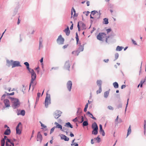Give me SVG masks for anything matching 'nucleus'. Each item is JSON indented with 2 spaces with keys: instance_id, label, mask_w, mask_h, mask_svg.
Masks as SVG:
<instances>
[{
  "instance_id": "0eeeda50",
  "label": "nucleus",
  "mask_w": 146,
  "mask_h": 146,
  "mask_svg": "<svg viewBox=\"0 0 146 146\" xmlns=\"http://www.w3.org/2000/svg\"><path fill=\"white\" fill-rule=\"evenodd\" d=\"M42 140V137L40 133V131H38V132L37 136H36V140L38 141H39L40 143H41Z\"/></svg>"
},
{
  "instance_id": "5701e85b",
  "label": "nucleus",
  "mask_w": 146,
  "mask_h": 146,
  "mask_svg": "<svg viewBox=\"0 0 146 146\" xmlns=\"http://www.w3.org/2000/svg\"><path fill=\"white\" fill-rule=\"evenodd\" d=\"M99 13H97V14L95 15L94 17V18L96 19H99L100 17V16L101 15V13H100V10L99 11Z\"/></svg>"
},
{
  "instance_id": "f704fd0d",
  "label": "nucleus",
  "mask_w": 146,
  "mask_h": 146,
  "mask_svg": "<svg viewBox=\"0 0 146 146\" xmlns=\"http://www.w3.org/2000/svg\"><path fill=\"white\" fill-rule=\"evenodd\" d=\"M76 40L77 43V44L79 41V39L78 34L77 32L76 33Z\"/></svg>"
},
{
  "instance_id": "4be33fe9",
  "label": "nucleus",
  "mask_w": 146,
  "mask_h": 146,
  "mask_svg": "<svg viewBox=\"0 0 146 146\" xmlns=\"http://www.w3.org/2000/svg\"><path fill=\"white\" fill-rule=\"evenodd\" d=\"M82 27V30H84L86 29V25L82 22L80 21L79 22Z\"/></svg>"
},
{
  "instance_id": "052dcab7",
  "label": "nucleus",
  "mask_w": 146,
  "mask_h": 146,
  "mask_svg": "<svg viewBox=\"0 0 146 146\" xmlns=\"http://www.w3.org/2000/svg\"><path fill=\"white\" fill-rule=\"evenodd\" d=\"M20 110H19V109H17L16 111H15L17 113V115H18V114L19 113H20Z\"/></svg>"
},
{
  "instance_id": "e2e57ef3",
  "label": "nucleus",
  "mask_w": 146,
  "mask_h": 146,
  "mask_svg": "<svg viewBox=\"0 0 146 146\" xmlns=\"http://www.w3.org/2000/svg\"><path fill=\"white\" fill-rule=\"evenodd\" d=\"M43 42V39H42V38L41 37L39 38V42Z\"/></svg>"
},
{
  "instance_id": "6e6552de",
  "label": "nucleus",
  "mask_w": 146,
  "mask_h": 146,
  "mask_svg": "<svg viewBox=\"0 0 146 146\" xmlns=\"http://www.w3.org/2000/svg\"><path fill=\"white\" fill-rule=\"evenodd\" d=\"M21 66L20 64V62L18 61H14L13 60V65L12 68H13L16 67Z\"/></svg>"
},
{
  "instance_id": "f257e3e1",
  "label": "nucleus",
  "mask_w": 146,
  "mask_h": 146,
  "mask_svg": "<svg viewBox=\"0 0 146 146\" xmlns=\"http://www.w3.org/2000/svg\"><path fill=\"white\" fill-rule=\"evenodd\" d=\"M9 98L12 102V107L14 109L17 108L20 105L19 100L17 98L10 97Z\"/></svg>"
},
{
  "instance_id": "1a4fd4ad",
  "label": "nucleus",
  "mask_w": 146,
  "mask_h": 146,
  "mask_svg": "<svg viewBox=\"0 0 146 146\" xmlns=\"http://www.w3.org/2000/svg\"><path fill=\"white\" fill-rule=\"evenodd\" d=\"M67 88L69 91H70L72 86V83L71 81H68L66 84Z\"/></svg>"
},
{
  "instance_id": "338daca9",
  "label": "nucleus",
  "mask_w": 146,
  "mask_h": 146,
  "mask_svg": "<svg viewBox=\"0 0 146 146\" xmlns=\"http://www.w3.org/2000/svg\"><path fill=\"white\" fill-rule=\"evenodd\" d=\"M58 67H52L51 68L52 70L54 69L55 70H57L58 69Z\"/></svg>"
},
{
  "instance_id": "2eb2a0df",
  "label": "nucleus",
  "mask_w": 146,
  "mask_h": 146,
  "mask_svg": "<svg viewBox=\"0 0 146 146\" xmlns=\"http://www.w3.org/2000/svg\"><path fill=\"white\" fill-rule=\"evenodd\" d=\"M61 139H64L66 141H68L69 139V138L63 134H61Z\"/></svg>"
},
{
  "instance_id": "bb28decb",
  "label": "nucleus",
  "mask_w": 146,
  "mask_h": 146,
  "mask_svg": "<svg viewBox=\"0 0 146 146\" xmlns=\"http://www.w3.org/2000/svg\"><path fill=\"white\" fill-rule=\"evenodd\" d=\"M113 85L115 88H117L119 87V85L117 82H115L113 83Z\"/></svg>"
},
{
  "instance_id": "3c124183",
  "label": "nucleus",
  "mask_w": 146,
  "mask_h": 146,
  "mask_svg": "<svg viewBox=\"0 0 146 146\" xmlns=\"http://www.w3.org/2000/svg\"><path fill=\"white\" fill-rule=\"evenodd\" d=\"M1 145H5V141H4V140H3L1 139Z\"/></svg>"
},
{
  "instance_id": "58836bf2",
  "label": "nucleus",
  "mask_w": 146,
  "mask_h": 146,
  "mask_svg": "<svg viewBox=\"0 0 146 146\" xmlns=\"http://www.w3.org/2000/svg\"><path fill=\"white\" fill-rule=\"evenodd\" d=\"M24 64L26 66V68H28L29 67V64L27 62H25L24 63Z\"/></svg>"
},
{
  "instance_id": "774afa93",
  "label": "nucleus",
  "mask_w": 146,
  "mask_h": 146,
  "mask_svg": "<svg viewBox=\"0 0 146 146\" xmlns=\"http://www.w3.org/2000/svg\"><path fill=\"white\" fill-rule=\"evenodd\" d=\"M75 145L74 146H78V144L77 143H72V144H71V145L72 146L73 145Z\"/></svg>"
},
{
  "instance_id": "c85d7f7f",
  "label": "nucleus",
  "mask_w": 146,
  "mask_h": 146,
  "mask_svg": "<svg viewBox=\"0 0 146 146\" xmlns=\"http://www.w3.org/2000/svg\"><path fill=\"white\" fill-rule=\"evenodd\" d=\"M123 47L122 46H118L116 49V50L117 51H121L122 50V49L123 48Z\"/></svg>"
},
{
  "instance_id": "2f4dec72",
  "label": "nucleus",
  "mask_w": 146,
  "mask_h": 146,
  "mask_svg": "<svg viewBox=\"0 0 146 146\" xmlns=\"http://www.w3.org/2000/svg\"><path fill=\"white\" fill-rule=\"evenodd\" d=\"M82 110L80 108H78V110L77 111V115H80L82 113Z\"/></svg>"
},
{
  "instance_id": "ea45409f",
  "label": "nucleus",
  "mask_w": 146,
  "mask_h": 146,
  "mask_svg": "<svg viewBox=\"0 0 146 146\" xmlns=\"http://www.w3.org/2000/svg\"><path fill=\"white\" fill-rule=\"evenodd\" d=\"M98 13V12L97 11H93L91 12V14H92V15H94L96 13Z\"/></svg>"
},
{
  "instance_id": "79ce46f5",
  "label": "nucleus",
  "mask_w": 146,
  "mask_h": 146,
  "mask_svg": "<svg viewBox=\"0 0 146 146\" xmlns=\"http://www.w3.org/2000/svg\"><path fill=\"white\" fill-rule=\"evenodd\" d=\"M22 124L21 123V122H19L18 124L17 125L16 127V129H19V127Z\"/></svg>"
},
{
  "instance_id": "7c9ffc66",
  "label": "nucleus",
  "mask_w": 146,
  "mask_h": 146,
  "mask_svg": "<svg viewBox=\"0 0 146 146\" xmlns=\"http://www.w3.org/2000/svg\"><path fill=\"white\" fill-rule=\"evenodd\" d=\"M88 121H84L82 123V126L83 127L88 125Z\"/></svg>"
},
{
  "instance_id": "c756f323",
  "label": "nucleus",
  "mask_w": 146,
  "mask_h": 146,
  "mask_svg": "<svg viewBox=\"0 0 146 146\" xmlns=\"http://www.w3.org/2000/svg\"><path fill=\"white\" fill-rule=\"evenodd\" d=\"M79 52L77 50L76 51H74L72 52V54H74V55L78 56L79 54Z\"/></svg>"
},
{
  "instance_id": "393cba45",
  "label": "nucleus",
  "mask_w": 146,
  "mask_h": 146,
  "mask_svg": "<svg viewBox=\"0 0 146 146\" xmlns=\"http://www.w3.org/2000/svg\"><path fill=\"white\" fill-rule=\"evenodd\" d=\"M109 91H106L104 92V97L105 98H107L109 95Z\"/></svg>"
},
{
  "instance_id": "0e129e2a",
  "label": "nucleus",
  "mask_w": 146,
  "mask_h": 146,
  "mask_svg": "<svg viewBox=\"0 0 146 146\" xmlns=\"http://www.w3.org/2000/svg\"><path fill=\"white\" fill-rule=\"evenodd\" d=\"M41 126L42 127H43L44 128H46V126L44 124H43L42 123L41 124Z\"/></svg>"
},
{
  "instance_id": "680f3d73",
  "label": "nucleus",
  "mask_w": 146,
  "mask_h": 146,
  "mask_svg": "<svg viewBox=\"0 0 146 146\" xmlns=\"http://www.w3.org/2000/svg\"><path fill=\"white\" fill-rule=\"evenodd\" d=\"M106 31L108 33L111 32V29H106Z\"/></svg>"
},
{
  "instance_id": "9d476101",
  "label": "nucleus",
  "mask_w": 146,
  "mask_h": 146,
  "mask_svg": "<svg viewBox=\"0 0 146 146\" xmlns=\"http://www.w3.org/2000/svg\"><path fill=\"white\" fill-rule=\"evenodd\" d=\"M3 102L6 107L7 108L10 107V102L9 100L7 99H4L3 101Z\"/></svg>"
},
{
  "instance_id": "6ab92c4d",
  "label": "nucleus",
  "mask_w": 146,
  "mask_h": 146,
  "mask_svg": "<svg viewBox=\"0 0 146 146\" xmlns=\"http://www.w3.org/2000/svg\"><path fill=\"white\" fill-rule=\"evenodd\" d=\"M54 124L56 125L55 128L56 127L60 129V130L62 129V126L61 125L59 124L56 122H55Z\"/></svg>"
},
{
  "instance_id": "4c0bfd02",
  "label": "nucleus",
  "mask_w": 146,
  "mask_h": 146,
  "mask_svg": "<svg viewBox=\"0 0 146 146\" xmlns=\"http://www.w3.org/2000/svg\"><path fill=\"white\" fill-rule=\"evenodd\" d=\"M16 133L17 134L20 135L21 133V131L19 129H16Z\"/></svg>"
},
{
  "instance_id": "cd10ccee",
  "label": "nucleus",
  "mask_w": 146,
  "mask_h": 146,
  "mask_svg": "<svg viewBox=\"0 0 146 146\" xmlns=\"http://www.w3.org/2000/svg\"><path fill=\"white\" fill-rule=\"evenodd\" d=\"M131 126L130 125L127 130V137L131 133Z\"/></svg>"
},
{
  "instance_id": "20e7f679",
  "label": "nucleus",
  "mask_w": 146,
  "mask_h": 146,
  "mask_svg": "<svg viewBox=\"0 0 146 146\" xmlns=\"http://www.w3.org/2000/svg\"><path fill=\"white\" fill-rule=\"evenodd\" d=\"M32 73L31 74V80L29 84V90L30 89L32 84L33 83V81L36 78V74L34 70H32Z\"/></svg>"
},
{
  "instance_id": "c03bdc74",
  "label": "nucleus",
  "mask_w": 146,
  "mask_h": 146,
  "mask_svg": "<svg viewBox=\"0 0 146 146\" xmlns=\"http://www.w3.org/2000/svg\"><path fill=\"white\" fill-rule=\"evenodd\" d=\"M17 9H15L14 10V11L13 13V16H14L17 13Z\"/></svg>"
},
{
  "instance_id": "5fc2aeb1",
  "label": "nucleus",
  "mask_w": 146,
  "mask_h": 146,
  "mask_svg": "<svg viewBox=\"0 0 146 146\" xmlns=\"http://www.w3.org/2000/svg\"><path fill=\"white\" fill-rule=\"evenodd\" d=\"M131 40L133 44L135 45H137V44L136 42L133 39H131Z\"/></svg>"
},
{
  "instance_id": "a18cd8bd",
  "label": "nucleus",
  "mask_w": 146,
  "mask_h": 146,
  "mask_svg": "<svg viewBox=\"0 0 146 146\" xmlns=\"http://www.w3.org/2000/svg\"><path fill=\"white\" fill-rule=\"evenodd\" d=\"M55 128V127H54L51 129L50 131V134H51L52 133L54 132V129Z\"/></svg>"
},
{
  "instance_id": "72a5a7b5",
  "label": "nucleus",
  "mask_w": 146,
  "mask_h": 146,
  "mask_svg": "<svg viewBox=\"0 0 146 146\" xmlns=\"http://www.w3.org/2000/svg\"><path fill=\"white\" fill-rule=\"evenodd\" d=\"M94 140H97V142L99 143L100 141V138L99 137V136H98L97 137L95 138H94Z\"/></svg>"
},
{
  "instance_id": "69168bd1",
  "label": "nucleus",
  "mask_w": 146,
  "mask_h": 146,
  "mask_svg": "<svg viewBox=\"0 0 146 146\" xmlns=\"http://www.w3.org/2000/svg\"><path fill=\"white\" fill-rule=\"evenodd\" d=\"M77 27L78 29V30L79 31H80V26L79 25V22H78V25H77Z\"/></svg>"
},
{
  "instance_id": "37998d69",
  "label": "nucleus",
  "mask_w": 146,
  "mask_h": 146,
  "mask_svg": "<svg viewBox=\"0 0 146 146\" xmlns=\"http://www.w3.org/2000/svg\"><path fill=\"white\" fill-rule=\"evenodd\" d=\"M42 47L43 45L42 44V42H39L38 49L40 50L41 48H42Z\"/></svg>"
},
{
  "instance_id": "f03ea898",
  "label": "nucleus",
  "mask_w": 146,
  "mask_h": 146,
  "mask_svg": "<svg viewBox=\"0 0 146 146\" xmlns=\"http://www.w3.org/2000/svg\"><path fill=\"white\" fill-rule=\"evenodd\" d=\"M104 33H100L97 36V38L98 39L102 41L105 40L106 42L108 43V39L109 38V36H107Z\"/></svg>"
},
{
  "instance_id": "13d9d810",
  "label": "nucleus",
  "mask_w": 146,
  "mask_h": 146,
  "mask_svg": "<svg viewBox=\"0 0 146 146\" xmlns=\"http://www.w3.org/2000/svg\"><path fill=\"white\" fill-rule=\"evenodd\" d=\"M22 87H23V89L22 90V91L23 92V93H24V91L25 90V88L24 89V87H25V86L24 85H22Z\"/></svg>"
},
{
  "instance_id": "a878e982",
  "label": "nucleus",
  "mask_w": 146,
  "mask_h": 146,
  "mask_svg": "<svg viewBox=\"0 0 146 146\" xmlns=\"http://www.w3.org/2000/svg\"><path fill=\"white\" fill-rule=\"evenodd\" d=\"M25 111L24 110H21L20 111V113L18 114V115H21L22 116H24L25 114Z\"/></svg>"
},
{
  "instance_id": "dca6fc26",
  "label": "nucleus",
  "mask_w": 146,
  "mask_h": 146,
  "mask_svg": "<svg viewBox=\"0 0 146 146\" xmlns=\"http://www.w3.org/2000/svg\"><path fill=\"white\" fill-rule=\"evenodd\" d=\"M13 60H7V65L9 67L11 65L12 66V65H13Z\"/></svg>"
},
{
  "instance_id": "b1692460",
  "label": "nucleus",
  "mask_w": 146,
  "mask_h": 146,
  "mask_svg": "<svg viewBox=\"0 0 146 146\" xmlns=\"http://www.w3.org/2000/svg\"><path fill=\"white\" fill-rule=\"evenodd\" d=\"M109 23L108 19L107 18H105L103 19V23L107 25Z\"/></svg>"
},
{
  "instance_id": "f8f14e48",
  "label": "nucleus",
  "mask_w": 146,
  "mask_h": 146,
  "mask_svg": "<svg viewBox=\"0 0 146 146\" xmlns=\"http://www.w3.org/2000/svg\"><path fill=\"white\" fill-rule=\"evenodd\" d=\"M70 67L69 60H68L65 62L64 67L66 69L69 71Z\"/></svg>"
},
{
  "instance_id": "39448f33",
  "label": "nucleus",
  "mask_w": 146,
  "mask_h": 146,
  "mask_svg": "<svg viewBox=\"0 0 146 146\" xmlns=\"http://www.w3.org/2000/svg\"><path fill=\"white\" fill-rule=\"evenodd\" d=\"M62 112L59 110H56L54 113V117L56 119L58 118L61 115Z\"/></svg>"
},
{
  "instance_id": "de8ad7c7",
  "label": "nucleus",
  "mask_w": 146,
  "mask_h": 146,
  "mask_svg": "<svg viewBox=\"0 0 146 146\" xmlns=\"http://www.w3.org/2000/svg\"><path fill=\"white\" fill-rule=\"evenodd\" d=\"M118 57H119V54H118V53H116L115 54V59L114 60H117L118 58Z\"/></svg>"
},
{
  "instance_id": "4d7b16f0",
  "label": "nucleus",
  "mask_w": 146,
  "mask_h": 146,
  "mask_svg": "<svg viewBox=\"0 0 146 146\" xmlns=\"http://www.w3.org/2000/svg\"><path fill=\"white\" fill-rule=\"evenodd\" d=\"M72 121L74 122H76L78 121V120L77 119V117H76L74 119L72 120Z\"/></svg>"
},
{
  "instance_id": "473e14b6",
  "label": "nucleus",
  "mask_w": 146,
  "mask_h": 146,
  "mask_svg": "<svg viewBox=\"0 0 146 146\" xmlns=\"http://www.w3.org/2000/svg\"><path fill=\"white\" fill-rule=\"evenodd\" d=\"M98 129H93V130L92 131V134L94 135H96L98 133Z\"/></svg>"
},
{
  "instance_id": "09e8293b",
  "label": "nucleus",
  "mask_w": 146,
  "mask_h": 146,
  "mask_svg": "<svg viewBox=\"0 0 146 146\" xmlns=\"http://www.w3.org/2000/svg\"><path fill=\"white\" fill-rule=\"evenodd\" d=\"M27 69L29 71V72L30 73H31L32 72V71H31L32 70H33V71L34 70L33 69H31L29 67L28 68H27Z\"/></svg>"
},
{
  "instance_id": "e433bc0d",
  "label": "nucleus",
  "mask_w": 146,
  "mask_h": 146,
  "mask_svg": "<svg viewBox=\"0 0 146 146\" xmlns=\"http://www.w3.org/2000/svg\"><path fill=\"white\" fill-rule=\"evenodd\" d=\"M62 131L66 133V134L68 133L67 132V129L66 128L64 127H63V128H62V129L61 130Z\"/></svg>"
},
{
  "instance_id": "a19ab883",
  "label": "nucleus",
  "mask_w": 146,
  "mask_h": 146,
  "mask_svg": "<svg viewBox=\"0 0 146 146\" xmlns=\"http://www.w3.org/2000/svg\"><path fill=\"white\" fill-rule=\"evenodd\" d=\"M102 91V88H99V90L96 91V93L97 94L100 93Z\"/></svg>"
},
{
  "instance_id": "aec40b11",
  "label": "nucleus",
  "mask_w": 146,
  "mask_h": 146,
  "mask_svg": "<svg viewBox=\"0 0 146 146\" xmlns=\"http://www.w3.org/2000/svg\"><path fill=\"white\" fill-rule=\"evenodd\" d=\"M102 82L101 80H98L97 81V84L99 88H102Z\"/></svg>"
},
{
  "instance_id": "864d4df0",
  "label": "nucleus",
  "mask_w": 146,
  "mask_h": 146,
  "mask_svg": "<svg viewBox=\"0 0 146 146\" xmlns=\"http://www.w3.org/2000/svg\"><path fill=\"white\" fill-rule=\"evenodd\" d=\"M122 107V104H118L117 106V108H118L119 109L120 108H121Z\"/></svg>"
},
{
  "instance_id": "49530a36",
  "label": "nucleus",
  "mask_w": 146,
  "mask_h": 146,
  "mask_svg": "<svg viewBox=\"0 0 146 146\" xmlns=\"http://www.w3.org/2000/svg\"><path fill=\"white\" fill-rule=\"evenodd\" d=\"M108 108L110 110H113L114 109L113 108L110 106H108Z\"/></svg>"
},
{
  "instance_id": "8fccbe9b",
  "label": "nucleus",
  "mask_w": 146,
  "mask_h": 146,
  "mask_svg": "<svg viewBox=\"0 0 146 146\" xmlns=\"http://www.w3.org/2000/svg\"><path fill=\"white\" fill-rule=\"evenodd\" d=\"M81 120L80 122H79V123H81L84 121V118L83 116H81Z\"/></svg>"
},
{
  "instance_id": "a211bd4d",
  "label": "nucleus",
  "mask_w": 146,
  "mask_h": 146,
  "mask_svg": "<svg viewBox=\"0 0 146 146\" xmlns=\"http://www.w3.org/2000/svg\"><path fill=\"white\" fill-rule=\"evenodd\" d=\"M11 132L10 129H7L4 132V134L6 135H9L10 134Z\"/></svg>"
},
{
  "instance_id": "6e6d98bb",
  "label": "nucleus",
  "mask_w": 146,
  "mask_h": 146,
  "mask_svg": "<svg viewBox=\"0 0 146 146\" xmlns=\"http://www.w3.org/2000/svg\"><path fill=\"white\" fill-rule=\"evenodd\" d=\"M6 140V142H7V143H11V140L10 139H9L8 138L7 139V140Z\"/></svg>"
},
{
  "instance_id": "f3484780",
  "label": "nucleus",
  "mask_w": 146,
  "mask_h": 146,
  "mask_svg": "<svg viewBox=\"0 0 146 146\" xmlns=\"http://www.w3.org/2000/svg\"><path fill=\"white\" fill-rule=\"evenodd\" d=\"M64 31L66 33V35L67 36H69L70 33V31L69 27L67 26L66 28L65 29V30Z\"/></svg>"
},
{
  "instance_id": "9b49d317",
  "label": "nucleus",
  "mask_w": 146,
  "mask_h": 146,
  "mask_svg": "<svg viewBox=\"0 0 146 146\" xmlns=\"http://www.w3.org/2000/svg\"><path fill=\"white\" fill-rule=\"evenodd\" d=\"M78 44H80V45L78 47L77 50L79 52H80L83 51L84 49V46L85 44H84L82 45H81L80 43L79 42Z\"/></svg>"
},
{
  "instance_id": "7ed1b4c3",
  "label": "nucleus",
  "mask_w": 146,
  "mask_h": 146,
  "mask_svg": "<svg viewBox=\"0 0 146 146\" xmlns=\"http://www.w3.org/2000/svg\"><path fill=\"white\" fill-rule=\"evenodd\" d=\"M45 106L46 108H47L48 105L51 103V100L50 98V95L46 94V96L45 99Z\"/></svg>"
},
{
  "instance_id": "412c9836",
  "label": "nucleus",
  "mask_w": 146,
  "mask_h": 146,
  "mask_svg": "<svg viewBox=\"0 0 146 146\" xmlns=\"http://www.w3.org/2000/svg\"><path fill=\"white\" fill-rule=\"evenodd\" d=\"M65 126H66L68 127H70V128H73V126L69 122H68L65 123L64 125Z\"/></svg>"
},
{
  "instance_id": "603ef678",
  "label": "nucleus",
  "mask_w": 146,
  "mask_h": 146,
  "mask_svg": "<svg viewBox=\"0 0 146 146\" xmlns=\"http://www.w3.org/2000/svg\"><path fill=\"white\" fill-rule=\"evenodd\" d=\"M6 95L5 94H3L1 97V100H4L5 98V97L6 96Z\"/></svg>"
},
{
  "instance_id": "c9c22d12",
  "label": "nucleus",
  "mask_w": 146,
  "mask_h": 146,
  "mask_svg": "<svg viewBox=\"0 0 146 146\" xmlns=\"http://www.w3.org/2000/svg\"><path fill=\"white\" fill-rule=\"evenodd\" d=\"M145 79H144L143 80H142L141 81L140 83L139 84H140V87L142 88L143 86V83L145 82Z\"/></svg>"
},
{
  "instance_id": "bf43d9fd",
  "label": "nucleus",
  "mask_w": 146,
  "mask_h": 146,
  "mask_svg": "<svg viewBox=\"0 0 146 146\" xmlns=\"http://www.w3.org/2000/svg\"><path fill=\"white\" fill-rule=\"evenodd\" d=\"M7 137L6 136H5V135L4 136V138H3L1 140H4V141H5V140H7Z\"/></svg>"
},
{
  "instance_id": "4468645a",
  "label": "nucleus",
  "mask_w": 146,
  "mask_h": 146,
  "mask_svg": "<svg viewBox=\"0 0 146 146\" xmlns=\"http://www.w3.org/2000/svg\"><path fill=\"white\" fill-rule=\"evenodd\" d=\"M92 128L93 129H98V126L96 122L93 123L92 125Z\"/></svg>"
},
{
  "instance_id": "423d86ee",
  "label": "nucleus",
  "mask_w": 146,
  "mask_h": 146,
  "mask_svg": "<svg viewBox=\"0 0 146 146\" xmlns=\"http://www.w3.org/2000/svg\"><path fill=\"white\" fill-rule=\"evenodd\" d=\"M64 41V38L62 37V36L61 35L58 36L56 40L57 43L59 44H63Z\"/></svg>"
},
{
  "instance_id": "ddd939ff",
  "label": "nucleus",
  "mask_w": 146,
  "mask_h": 146,
  "mask_svg": "<svg viewBox=\"0 0 146 146\" xmlns=\"http://www.w3.org/2000/svg\"><path fill=\"white\" fill-rule=\"evenodd\" d=\"M100 127V132L101 133L103 136H104L105 135V133L104 131L102 129V125L100 124L99 125Z\"/></svg>"
}]
</instances>
